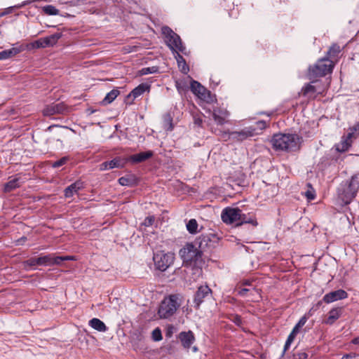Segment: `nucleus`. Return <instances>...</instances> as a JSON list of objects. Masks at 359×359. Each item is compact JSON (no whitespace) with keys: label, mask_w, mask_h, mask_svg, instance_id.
Returning a JSON list of instances; mask_svg holds the SVG:
<instances>
[{"label":"nucleus","mask_w":359,"mask_h":359,"mask_svg":"<svg viewBox=\"0 0 359 359\" xmlns=\"http://www.w3.org/2000/svg\"><path fill=\"white\" fill-rule=\"evenodd\" d=\"M162 33L165 37V42L170 49L175 53V58L181 70L184 73L189 71V67L186 64L185 60L179 53L181 52L185 54L186 48L182 45V40L179 35L175 33L170 27L165 26L162 28Z\"/></svg>","instance_id":"obj_1"},{"label":"nucleus","mask_w":359,"mask_h":359,"mask_svg":"<svg viewBox=\"0 0 359 359\" xmlns=\"http://www.w3.org/2000/svg\"><path fill=\"white\" fill-rule=\"evenodd\" d=\"M301 138L297 134L278 133L271 140L273 148L276 151H294L300 148Z\"/></svg>","instance_id":"obj_2"},{"label":"nucleus","mask_w":359,"mask_h":359,"mask_svg":"<svg viewBox=\"0 0 359 359\" xmlns=\"http://www.w3.org/2000/svg\"><path fill=\"white\" fill-rule=\"evenodd\" d=\"M359 190V174L352 176L350 182L341 184L338 189V203L341 206L349 205Z\"/></svg>","instance_id":"obj_3"},{"label":"nucleus","mask_w":359,"mask_h":359,"mask_svg":"<svg viewBox=\"0 0 359 359\" xmlns=\"http://www.w3.org/2000/svg\"><path fill=\"white\" fill-rule=\"evenodd\" d=\"M221 218L223 222L226 224H252L253 226L257 225L256 219L252 216H248L243 213L238 208H225L222 211Z\"/></svg>","instance_id":"obj_4"},{"label":"nucleus","mask_w":359,"mask_h":359,"mask_svg":"<svg viewBox=\"0 0 359 359\" xmlns=\"http://www.w3.org/2000/svg\"><path fill=\"white\" fill-rule=\"evenodd\" d=\"M179 253L185 265L200 266L203 262L202 252L196 244L187 243Z\"/></svg>","instance_id":"obj_5"},{"label":"nucleus","mask_w":359,"mask_h":359,"mask_svg":"<svg viewBox=\"0 0 359 359\" xmlns=\"http://www.w3.org/2000/svg\"><path fill=\"white\" fill-rule=\"evenodd\" d=\"M177 295H170L161 304L158 313L161 318H168L172 316L180 306Z\"/></svg>","instance_id":"obj_6"},{"label":"nucleus","mask_w":359,"mask_h":359,"mask_svg":"<svg viewBox=\"0 0 359 359\" xmlns=\"http://www.w3.org/2000/svg\"><path fill=\"white\" fill-rule=\"evenodd\" d=\"M333 67V62L329 58L320 59L316 64L309 68V76L313 78L324 76L332 72Z\"/></svg>","instance_id":"obj_7"},{"label":"nucleus","mask_w":359,"mask_h":359,"mask_svg":"<svg viewBox=\"0 0 359 359\" xmlns=\"http://www.w3.org/2000/svg\"><path fill=\"white\" fill-rule=\"evenodd\" d=\"M219 241V238L215 233L203 234L196 239V245L201 252L212 248H215Z\"/></svg>","instance_id":"obj_8"},{"label":"nucleus","mask_w":359,"mask_h":359,"mask_svg":"<svg viewBox=\"0 0 359 359\" xmlns=\"http://www.w3.org/2000/svg\"><path fill=\"white\" fill-rule=\"evenodd\" d=\"M153 259L156 268L165 271L173 263L174 255L172 253L159 252L154 255Z\"/></svg>","instance_id":"obj_9"},{"label":"nucleus","mask_w":359,"mask_h":359,"mask_svg":"<svg viewBox=\"0 0 359 359\" xmlns=\"http://www.w3.org/2000/svg\"><path fill=\"white\" fill-rule=\"evenodd\" d=\"M191 92L199 99L208 103L213 102L211 93L196 81H191L190 85Z\"/></svg>","instance_id":"obj_10"},{"label":"nucleus","mask_w":359,"mask_h":359,"mask_svg":"<svg viewBox=\"0 0 359 359\" xmlns=\"http://www.w3.org/2000/svg\"><path fill=\"white\" fill-rule=\"evenodd\" d=\"M256 134V129L252 126L245 127L240 131L229 133V137L233 141L242 142Z\"/></svg>","instance_id":"obj_11"},{"label":"nucleus","mask_w":359,"mask_h":359,"mask_svg":"<svg viewBox=\"0 0 359 359\" xmlns=\"http://www.w3.org/2000/svg\"><path fill=\"white\" fill-rule=\"evenodd\" d=\"M62 36L61 33H55L47 37L39 39L34 43L36 48H46L54 46Z\"/></svg>","instance_id":"obj_12"},{"label":"nucleus","mask_w":359,"mask_h":359,"mask_svg":"<svg viewBox=\"0 0 359 359\" xmlns=\"http://www.w3.org/2000/svg\"><path fill=\"white\" fill-rule=\"evenodd\" d=\"M67 111V107L63 102L53 103L47 105L43 110V114L50 116L57 114H65Z\"/></svg>","instance_id":"obj_13"},{"label":"nucleus","mask_w":359,"mask_h":359,"mask_svg":"<svg viewBox=\"0 0 359 359\" xmlns=\"http://www.w3.org/2000/svg\"><path fill=\"white\" fill-rule=\"evenodd\" d=\"M212 290L208 285L200 286L194 295V306L196 309H199V306L201 304V303L204 301V299L210 296Z\"/></svg>","instance_id":"obj_14"},{"label":"nucleus","mask_w":359,"mask_h":359,"mask_svg":"<svg viewBox=\"0 0 359 359\" xmlns=\"http://www.w3.org/2000/svg\"><path fill=\"white\" fill-rule=\"evenodd\" d=\"M347 297L348 293L345 290L339 289L326 294L322 301L326 304H330L337 300L346 299Z\"/></svg>","instance_id":"obj_15"},{"label":"nucleus","mask_w":359,"mask_h":359,"mask_svg":"<svg viewBox=\"0 0 359 359\" xmlns=\"http://www.w3.org/2000/svg\"><path fill=\"white\" fill-rule=\"evenodd\" d=\"M15 46H16L10 49L1 51L0 60H4L15 57L25 49L23 45H18V43H16Z\"/></svg>","instance_id":"obj_16"},{"label":"nucleus","mask_w":359,"mask_h":359,"mask_svg":"<svg viewBox=\"0 0 359 359\" xmlns=\"http://www.w3.org/2000/svg\"><path fill=\"white\" fill-rule=\"evenodd\" d=\"M229 116V112L225 109L215 108L213 109L212 117L218 125H224Z\"/></svg>","instance_id":"obj_17"},{"label":"nucleus","mask_w":359,"mask_h":359,"mask_svg":"<svg viewBox=\"0 0 359 359\" xmlns=\"http://www.w3.org/2000/svg\"><path fill=\"white\" fill-rule=\"evenodd\" d=\"M179 339L185 348H189L195 341L194 335L191 331L180 332Z\"/></svg>","instance_id":"obj_18"},{"label":"nucleus","mask_w":359,"mask_h":359,"mask_svg":"<svg viewBox=\"0 0 359 359\" xmlns=\"http://www.w3.org/2000/svg\"><path fill=\"white\" fill-rule=\"evenodd\" d=\"M83 188V183L81 180H77L65 188L64 193L66 198H70L74 194H77L79 191Z\"/></svg>","instance_id":"obj_19"},{"label":"nucleus","mask_w":359,"mask_h":359,"mask_svg":"<svg viewBox=\"0 0 359 359\" xmlns=\"http://www.w3.org/2000/svg\"><path fill=\"white\" fill-rule=\"evenodd\" d=\"M342 314V308L335 307L332 309L329 313L327 318L324 320V323L327 325H332L338 320Z\"/></svg>","instance_id":"obj_20"},{"label":"nucleus","mask_w":359,"mask_h":359,"mask_svg":"<svg viewBox=\"0 0 359 359\" xmlns=\"http://www.w3.org/2000/svg\"><path fill=\"white\" fill-rule=\"evenodd\" d=\"M153 154V151L150 150L140 152L130 156L129 160L133 163H141L152 157Z\"/></svg>","instance_id":"obj_21"},{"label":"nucleus","mask_w":359,"mask_h":359,"mask_svg":"<svg viewBox=\"0 0 359 359\" xmlns=\"http://www.w3.org/2000/svg\"><path fill=\"white\" fill-rule=\"evenodd\" d=\"M149 86L147 83H141L135 88L128 95V97H133V100L142 95L144 92L149 91Z\"/></svg>","instance_id":"obj_22"},{"label":"nucleus","mask_w":359,"mask_h":359,"mask_svg":"<svg viewBox=\"0 0 359 359\" xmlns=\"http://www.w3.org/2000/svg\"><path fill=\"white\" fill-rule=\"evenodd\" d=\"M89 325L99 332H105L107 330L105 324L98 318H94L89 321Z\"/></svg>","instance_id":"obj_23"},{"label":"nucleus","mask_w":359,"mask_h":359,"mask_svg":"<svg viewBox=\"0 0 359 359\" xmlns=\"http://www.w3.org/2000/svg\"><path fill=\"white\" fill-rule=\"evenodd\" d=\"M118 182L122 186L133 187L136 184V177L133 175L123 176L118 179Z\"/></svg>","instance_id":"obj_24"},{"label":"nucleus","mask_w":359,"mask_h":359,"mask_svg":"<svg viewBox=\"0 0 359 359\" xmlns=\"http://www.w3.org/2000/svg\"><path fill=\"white\" fill-rule=\"evenodd\" d=\"M20 186V178L15 177L11 180H9L7 183L5 184L4 191L10 192V191H13V189L19 187Z\"/></svg>","instance_id":"obj_25"},{"label":"nucleus","mask_w":359,"mask_h":359,"mask_svg":"<svg viewBox=\"0 0 359 359\" xmlns=\"http://www.w3.org/2000/svg\"><path fill=\"white\" fill-rule=\"evenodd\" d=\"M352 140H350L346 137H343L339 144L337 145V150L339 152L346 151L351 146Z\"/></svg>","instance_id":"obj_26"},{"label":"nucleus","mask_w":359,"mask_h":359,"mask_svg":"<svg viewBox=\"0 0 359 359\" xmlns=\"http://www.w3.org/2000/svg\"><path fill=\"white\" fill-rule=\"evenodd\" d=\"M119 93L120 92L117 89L111 90L106 95L105 97L102 100V103L104 104H110L117 97Z\"/></svg>","instance_id":"obj_27"},{"label":"nucleus","mask_w":359,"mask_h":359,"mask_svg":"<svg viewBox=\"0 0 359 359\" xmlns=\"http://www.w3.org/2000/svg\"><path fill=\"white\" fill-rule=\"evenodd\" d=\"M74 259H75L73 256H54V255L52 254V266L60 265L64 261H70Z\"/></svg>","instance_id":"obj_28"},{"label":"nucleus","mask_w":359,"mask_h":359,"mask_svg":"<svg viewBox=\"0 0 359 359\" xmlns=\"http://www.w3.org/2000/svg\"><path fill=\"white\" fill-rule=\"evenodd\" d=\"M126 163V161L124 159H122L121 158H115L111 161H109V168H122L124 167L125 164Z\"/></svg>","instance_id":"obj_29"},{"label":"nucleus","mask_w":359,"mask_h":359,"mask_svg":"<svg viewBox=\"0 0 359 359\" xmlns=\"http://www.w3.org/2000/svg\"><path fill=\"white\" fill-rule=\"evenodd\" d=\"M187 229L189 231V233L191 234H195L198 232V222L195 219H191L187 223Z\"/></svg>","instance_id":"obj_30"},{"label":"nucleus","mask_w":359,"mask_h":359,"mask_svg":"<svg viewBox=\"0 0 359 359\" xmlns=\"http://www.w3.org/2000/svg\"><path fill=\"white\" fill-rule=\"evenodd\" d=\"M38 266H52V254L38 257Z\"/></svg>","instance_id":"obj_31"},{"label":"nucleus","mask_w":359,"mask_h":359,"mask_svg":"<svg viewBox=\"0 0 359 359\" xmlns=\"http://www.w3.org/2000/svg\"><path fill=\"white\" fill-rule=\"evenodd\" d=\"M358 135H359V124L358 123L349 128V132L348 133V134L346 137L348 139H349L350 140H352V139L357 138V137Z\"/></svg>","instance_id":"obj_32"},{"label":"nucleus","mask_w":359,"mask_h":359,"mask_svg":"<svg viewBox=\"0 0 359 359\" xmlns=\"http://www.w3.org/2000/svg\"><path fill=\"white\" fill-rule=\"evenodd\" d=\"M340 46L337 44H333L327 51V55L330 58H334L340 53Z\"/></svg>","instance_id":"obj_33"},{"label":"nucleus","mask_w":359,"mask_h":359,"mask_svg":"<svg viewBox=\"0 0 359 359\" xmlns=\"http://www.w3.org/2000/svg\"><path fill=\"white\" fill-rule=\"evenodd\" d=\"M302 92L304 96L311 97L310 94H314L317 92V90L316 86L309 83L302 88Z\"/></svg>","instance_id":"obj_34"},{"label":"nucleus","mask_w":359,"mask_h":359,"mask_svg":"<svg viewBox=\"0 0 359 359\" xmlns=\"http://www.w3.org/2000/svg\"><path fill=\"white\" fill-rule=\"evenodd\" d=\"M43 11L49 15H56L59 14V10L53 5H46L43 7Z\"/></svg>","instance_id":"obj_35"},{"label":"nucleus","mask_w":359,"mask_h":359,"mask_svg":"<svg viewBox=\"0 0 359 359\" xmlns=\"http://www.w3.org/2000/svg\"><path fill=\"white\" fill-rule=\"evenodd\" d=\"M248 292H250V294H254V293H257V294H259V290L255 287H253L252 289L250 288H242L238 291V295L241 297H246L247 294Z\"/></svg>","instance_id":"obj_36"},{"label":"nucleus","mask_w":359,"mask_h":359,"mask_svg":"<svg viewBox=\"0 0 359 359\" xmlns=\"http://www.w3.org/2000/svg\"><path fill=\"white\" fill-rule=\"evenodd\" d=\"M69 159V158L68 156H64L60 159L52 163L51 166L54 168H60L66 164Z\"/></svg>","instance_id":"obj_37"},{"label":"nucleus","mask_w":359,"mask_h":359,"mask_svg":"<svg viewBox=\"0 0 359 359\" xmlns=\"http://www.w3.org/2000/svg\"><path fill=\"white\" fill-rule=\"evenodd\" d=\"M158 69L157 67H144L140 71V75H147L158 72Z\"/></svg>","instance_id":"obj_38"},{"label":"nucleus","mask_w":359,"mask_h":359,"mask_svg":"<svg viewBox=\"0 0 359 359\" xmlns=\"http://www.w3.org/2000/svg\"><path fill=\"white\" fill-rule=\"evenodd\" d=\"M152 339L154 341H159L162 339L161 331L159 328H156L152 331L151 333Z\"/></svg>","instance_id":"obj_39"},{"label":"nucleus","mask_w":359,"mask_h":359,"mask_svg":"<svg viewBox=\"0 0 359 359\" xmlns=\"http://www.w3.org/2000/svg\"><path fill=\"white\" fill-rule=\"evenodd\" d=\"M23 265L25 268L32 267L38 265V258H30L23 262Z\"/></svg>","instance_id":"obj_40"},{"label":"nucleus","mask_w":359,"mask_h":359,"mask_svg":"<svg viewBox=\"0 0 359 359\" xmlns=\"http://www.w3.org/2000/svg\"><path fill=\"white\" fill-rule=\"evenodd\" d=\"M305 196L309 201H312L316 198L315 191L313 189L308 190L306 191Z\"/></svg>","instance_id":"obj_41"},{"label":"nucleus","mask_w":359,"mask_h":359,"mask_svg":"<svg viewBox=\"0 0 359 359\" xmlns=\"http://www.w3.org/2000/svg\"><path fill=\"white\" fill-rule=\"evenodd\" d=\"M308 355L305 352H301L294 354V359H306Z\"/></svg>","instance_id":"obj_42"},{"label":"nucleus","mask_w":359,"mask_h":359,"mask_svg":"<svg viewBox=\"0 0 359 359\" xmlns=\"http://www.w3.org/2000/svg\"><path fill=\"white\" fill-rule=\"evenodd\" d=\"M341 359H359V355L356 353H349L344 355Z\"/></svg>","instance_id":"obj_43"},{"label":"nucleus","mask_w":359,"mask_h":359,"mask_svg":"<svg viewBox=\"0 0 359 359\" xmlns=\"http://www.w3.org/2000/svg\"><path fill=\"white\" fill-rule=\"evenodd\" d=\"M58 2L61 4H69L70 6H75V1L73 0H58Z\"/></svg>","instance_id":"obj_44"},{"label":"nucleus","mask_w":359,"mask_h":359,"mask_svg":"<svg viewBox=\"0 0 359 359\" xmlns=\"http://www.w3.org/2000/svg\"><path fill=\"white\" fill-rule=\"evenodd\" d=\"M109 163V161H105V162H103L102 163L100 164V170H109V165L108 164Z\"/></svg>","instance_id":"obj_45"},{"label":"nucleus","mask_w":359,"mask_h":359,"mask_svg":"<svg viewBox=\"0 0 359 359\" xmlns=\"http://www.w3.org/2000/svg\"><path fill=\"white\" fill-rule=\"evenodd\" d=\"M296 335H297V334L293 333V332H291L290 334H289V336L287 337L286 341H287L288 344H292V341H294Z\"/></svg>","instance_id":"obj_46"},{"label":"nucleus","mask_w":359,"mask_h":359,"mask_svg":"<svg viewBox=\"0 0 359 359\" xmlns=\"http://www.w3.org/2000/svg\"><path fill=\"white\" fill-rule=\"evenodd\" d=\"M307 321V318L306 316H302L300 320H299V322L297 323V324L301 327H302L306 323Z\"/></svg>","instance_id":"obj_47"},{"label":"nucleus","mask_w":359,"mask_h":359,"mask_svg":"<svg viewBox=\"0 0 359 359\" xmlns=\"http://www.w3.org/2000/svg\"><path fill=\"white\" fill-rule=\"evenodd\" d=\"M154 218L153 217H148L145 219L144 224L146 226H150L153 224Z\"/></svg>","instance_id":"obj_48"},{"label":"nucleus","mask_w":359,"mask_h":359,"mask_svg":"<svg viewBox=\"0 0 359 359\" xmlns=\"http://www.w3.org/2000/svg\"><path fill=\"white\" fill-rule=\"evenodd\" d=\"M252 280H251L250 279H245V280H243L241 281L240 284L241 285L251 286L252 285Z\"/></svg>","instance_id":"obj_49"},{"label":"nucleus","mask_w":359,"mask_h":359,"mask_svg":"<svg viewBox=\"0 0 359 359\" xmlns=\"http://www.w3.org/2000/svg\"><path fill=\"white\" fill-rule=\"evenodd\" d=\"M290 345H291V344H288L287 341H285L284 348H283V353L281 355L282 357L285 355V352L287 351V349L289 348Z\"/></svg>","instance_id":"obj_50"},{"label":"nucleus","mask_w":359,"mask_h":359,"mask_svg":"<svg viewBox=\"0 0 359 359\" xmlns=\"http://www.w3.org/2000/svg\"><path fill=\"white\" fill-rule=\"evenodd\" d=\"M300 328H301V327L297 323L295 325V326L293 327L292 332H293V333H295L297 334V333L299 332Z\"/></svg>","instance_id":"obj_51"},{"label":"nucleus","mask_w":359,"mask_h":359,"mask_svg":"<svg viewBox=\"0 0 359 359\" xmlns=\"http://www.w3.org/2000/svg\"><path fill=\"white\" fill-rule=\"evenodd\" d=\"M168 121L169 122V128H168V130H172V128H173V126H172V124L171 123L172 121V119L170 117V116H168Z\"/></svg>","instance_id":"obj_52"},{"label":"nucleus","mask_w":359,"mask_h":359,"mask_svg":"<svg viewBox=\"0 0 359 359\" xmlns=\"http://www.w3.org/2000/svg\"><path fill=\"white\" fill-rule=\"evenodd\" d=\"M234 322H235L236 324H238V325L241 324V322H242L241 317H240V316H236L235 317Z\"/></svg>","instance_id":"obj_53"},{"label":"nucleus","mask_w":359,"mask_h":359,"mask_svg":"<svg viewBox=\"0 0 359 359\" xmlns=\"http://www.w3.org/2000/svg\"><path fill=\"white\" fill-rule=\"evenodd\" d=\"M352 344L359 345V337L352 339Z\"/></svg>","instance_id":"obj_54"},{"label":"nucleus","mask_w":359,"mask_h":359,"mask_svg":"<svg viewBox=\"0 0 359 359\" xmlns=\"http://www.w3.org/2000/svg\"><path fill=\"white\" fill-rule=\"evenodd\" d=\"M195 123L200 126L202 123V120L201 118L195 119Z\"/></svg>","instance_id":"obj_55"},{"label":"nucleus","mask_w":359,"mask_h":359,"mask_svg":"<svg viewBox=\"0 0 359 359\" xmlns=\"http://www.w3.org/2000/svg\"><path fill=\"white\" fill-rule=\"evenodd\" d=\"M193 351L196 352L197 351V348L196 346L193 347Z\"/></svg>","instance_id":"obj_56"},{"label":"nucleus","mask_w":359,"mask_h":359,"mask_svg":"<svg viewBox=\"0 0 359 359\" xmlns=\"http://www.w3.org/2000/svg\"><path fill=\"white\" fill-rule=\"evenodd\" d=\"M53 127H54V126H50L48 128V130H50Z\"/></svg>","instance_id":"obj_57"},{"label":"nucleus","mask_w":359,"mask_h":359,"mask_svg":"<svg viewBox=\"0 0 359 359\" xmlns=\"http://www.w3.org/2000/svg\"><path fill=\"white\" fill-rule=\"evenodd\" d=\"M26 239H27V238H26V237H22V238H21V240H24V241H25Z\"/></svg>","instance_id":"obj_58"}]
</instances>
